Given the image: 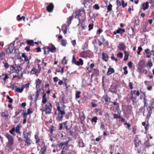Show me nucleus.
I'll return each mask as SVG.
<instances>
[{"label":"nucleus","mask_w":154,"mask_h":154,"mask_svg":"<svg viewBox=\"0 0 154 154\" xmlns=\"http://www.w3.org/2000/svg\"><path fill=\"white\" fill-rule=\"evenodd\" d=\"M65 114L64 108H63L62 107H60L59 105L57 106V110L55 113V114L57 116L56 117L57 120L59 122L62 121L63 115Z\"/></svg>","instance_id":"obj_1"},{"label":"nucleus","mask_w":154,"mask_h":154,"mask_svg":"<svg viewBox=\"0 0 154 154\" xmlns=\"http://www.w3.org/2000/svg\"><path fill=\"white\" fill-rule=\"evenodd\" d=\"M52 108L51 103L50 102H48L46 103L44 109H41L42 112H45L46 114H48L51 113Z\"/></svg>","instance_id":"obj_2"},{"label":"nucleus","mask_w":154,"mask_h":154,"mask_svg":"<svg viewBox=\"0 0 154 154\" xmlns=\"http://www.w3.org/2000/svg\"><path fill=\"white\" fill-rule=\"evenodd\" d=\"M22 69L20 66L16 67L15 69V72L20 76H23V74L22 71Z\"/></svg>","instance_id":"obj_3"},{"label":"nucleus","mask_w":154,"mask_h":154,"mask_svg":"<svg viewBox=\"0 0 154 154\" xmlns=\"http://www.w3.org/2000/svg\"><path fill=\"white\" fill-rule=\"evenodd\" d=\"M149 7V2H146L145 3H143L141 5V8L143 10L145 11Z\"/></svg>","instance_id":"obj_4"},{"label":"nucleus","mask_w":154,"mask_h":154,"mask_svg":"<svg viewBox=\"0 0 154 154\" xmlns=\"http://www.w3.org/2000/svg\"><path fill=\"white\" fill-rule=\"evenodd\" d=\"M47 48L48 49V53L50 51H51V52H53L54 51L56 50V48L55 47L54 45H52L51 46L47 47Z\"/></svg>","instance_id":"obj_5"},{"label":"nucleus","mask_w":154,"mask_h":154,"mask_svg":"<svg viewBox=\"0 0 154 154\" xmlns=\"http://www.w3.org/2000/svg\"><path fill=\"white\" fill-rule=\"evenodd\" d=\"M54 7V5L52 3H51L47 7V10L49 12H51L52 11Z\"/></svg>","instance_id":"obj_6"},{"label":"nucleus","mask_w":154,"mask_h":154,"mask_svg":"<svg viewBox=\"0 0 154 154\" xmlns=\"http://www.w3.org/2000/svg\"><path fill=\"white\" fill-rule=\"evenodd\" d=\"M13 143V140H8V143L6 146L10 148V149L11 150H13V149L11 147Z\"/></svg>","instance_id":"obj_7"},{"label":"nucleus","mask_w":154,"mask_h":154,"mask_svg":"<svg viewBox=\"0 0 154 154\" xmlns=\"http://www.w3.org/2000/svg\"><path fill=\"white\" fill-rule=\"evenodd\" d=\"M11 44L10 45L7 51V52L8 54H11L12 53L14 50V47L13 46H11Z\"/></svg>","instance_id":"obj_8"},{"label":"nucleus","mask_w":154,"mask_h":154,"mask_svg":"<svg viewBox=\"0 0 154 154\" xmlns=\"http://www.w3.org/2000/svg\"><path fill=\"white\" fill-rule=\"evenodd\" d=\"M102 59L106 62H107L108 60V56L106 53H102Z\"/></svg>","instance_id":"obj_9"},{"label":"nucleus","mask_w":154,"mask_h":154,"mask_svg":"<svg viewBox=\"0 0 154 154\" xmlns=\"http://www.w3.org/2000/svg\"><path fill=\"white\" fill-rule=\"evenodd\" d=\"M39 72V70L36 69L35 67H33L31 71V74H35Z\"/></svg>","instance_id":"obj_10"},{"label":"nucleus","mask_w":154,"mask_h":154,"mask_svg":"<svg viewBox=\"0 0 154 154\" xmlns=\"http://www.w3.org/2000/svg\"><path fill=\"white\" fill-rule=\"evenodd\" d=\"M118 48L120 50H124L125 48V46L123 43H120L118 46Z\"/></svg>","instance_id":"obj_11"},{"label":"nucleus","mask_w":154,"mask_h":154,"mask_svg":"<svg viewBox=\"0 0 154 154\" xmlns=\"http://www.w3.org/2000/svg\"><path fill=\"white\" fill-rule=\"evenodd\" d=\"M115 72V71L113 68H109L107 72V74L108 75H109L112 73H114Z\"/></svg>","instance_id":"obj_12"},{"label":"nucleus","mask_w":154,"mask_h":154,"mask_svg":"<svg viewBox=\"0 0 154 154\" xmlns=\"http://www.w3.org/2000/svg\"><path fill=\"white\" fill-rule=\"evenodd\" d=\"M145 51L146 54V57L149 58L150 57L151 55V53L149 51V49H146L145 50Z\"/></svg>","instance_id":"obj_13"},{"label":"nucleus","mask_w":154,"mask_h":154,"mask_svg":"<svg viewBox=\"0 0 154 154\" xmlns=\"http://www.w3.org/2000/svg\"><path fill=\"white\" fill-rule=\"evenodd\" d=\"M83 63V60L81 59L80 58L79 59V61H76L75 63V64L77 66H79L80 65H82Z\"/></svg>","instance_id":"obj_14"},{"label":"nucleus","mask_w":154,"mask_h":154,"mask_svg":"<svg viewBox=\"0 0 154 154\" xmlns=\"http://www.w3.org/2000/svg\"><path fill=\"white\" fill-rule=\"evenodd\" d=\"M41 81L39 79H38L35 81L36 87V88H39L40 85L41 83Z\"/></svg>","instance_id":"obj_15"},{"label":"nucleus","mask_w":154,"mask_h":154,"mask_svg":"<svg viewBox=\"0 0 154 154\" xmlns=\"http://www.w3.org/2000/svg\"><path fill=\"white\" fill-rule=\"evenodd\" d=\"M23 88H22V87L21 88L17 87L15 89V91L18 93H21L23 91Z\"/></svg>","instance_id":"obj_16"},{"label":"nucleus","mask_w":154,"mask_h":154,"mask_svg":"<svg viewBox=\"0 0 154 154\" xmlns=\"http://www.w3.org/2000/svg\"><path fill=\"white\" fill-rule=\"evenodd\" d=\"M125 31V29H121V28H120L119 29H118L117 30L116 32H114V34H116V33H121V32H124Z\"/></svg>","instance_id":"obj_17"},{"label":"nucleus","mask_w":154,"mask_h":154,"mask_svg":"<svg viewBox=\"0 0 154 154\" xmlns=\"http://www.w3.org/2000/svg\"><path fill=\"white\" fill-rule=\"evenodd\" d=\"M5 136L8 139V140H13L12 137L9 133H7L5 135Z\"/></svg>","instance_id":"obj_18"},{"label":"nucleus","mask_w":154,"mask_h":154,"mask_svg":"<svg viewBox=\"0 0 154 154\" xmlns=\"http://www.w3.org/2000/svg\"><path fill=\"white\" fill-rule=\"evenodd\" d=\"M24 138L25 139V142L28 145L30 144V140L28 137V136H25Z\"/></svg>","instance_id":"obj_19"},{"label":"nucleus","mask_w":154,"mask_h":154,"mask_svg":"<svg viewBox=\"0 0 154 154\" xmlns=\"http://www.w3.org/2000/svg\"><path fill=\"white\" fill-rule=\"evenodd\" d=\"M80 56L82 57H85L87 56V52L83 51L81 53Z\"/></svg>","instance_id":"obj_20"},{"label":"nucleus","mask_w":154,"mask_h":154,"mask_svg":"<svg viewBox=\"0 0 154 154\" xmlns=\"http://www.w3.org/2000/svg\"><path fill=\"white\" fill-rule=\"evenodd\" d=\"M66 40L65 39H63L61 41V44L62 46H66Z\"/></svg>","instance_id":"obj_21"},{"label":"nucleus","mask_w":154,"mask_h":154,"mask_svg":"<svg viewBox=\"0 0 154 154\" xmlns=\"http://www.w3.org/2000/svg\"><path fill=\"white\" fill-rule=\"evenodd\" d=\"M46 94H44L42 97V103H45L47 102V99L45 97H46Z\"/></svg>","instance_id":"obj_22"},{"label":"nucleus","mask_w":154,"mask_h":154,"mask_svg":"<svg viewBox=\"0 0 154 154\" xmlns=\"http://www.w3.org/2000/svg\"><path fill=\"white\" fill-rule=\"evenodd\" d=\"M79 145L80 147H83L84 146V144L82 140L79 141Z\"/></svg>","instance_id":"obj_23"},{"label":"nucleus","mask_w":154,"mask_h":154,"mask_svg":"<svg viewBox=\"0 0 154 154\" xmlns=\"http://www.w3.org/2000/svg\"><path fill=\"white\" fill-rule=\"evenodd\" d=\"M104 100L106 102V104H108V103L109 101L110 98L107 96H106L104 97Z\"/></svg>","instance_id":"obj_24"},{"label":"nucleus","mask_w":154,"mask_h":154,"mask_svg":"<svg viewBox=\"0 0 154 154\" xmlns=\"http://www.w3.org/2000/svg\"><path fill=\"white\" fill-rule=\"evenodd\" d=\"M80 92L78 91H77L75 94V97L76 98H79L80 97Z\"/></svg>","instance_id":"obj_25"},{"label":"nucleus","mask_w":154,"mask_h":154,"mask_svg":"<svg viewBox=\"0 0 154 154\" xmlns=\"http://www.w3.org/2000/svg\"><path fill=\"white\" fill-rule=\"evenodd\" d=\"M5 54L4 53H2L0 54V59L3 60L5 58Z\"/></svg>","instance_id":"obj_26"},{"label":"nucleus","mask_w":154,"mask_h":154,"mask_svg":"<svg viewBox=\"0 0 154 154\" xmlns=\"http://www.w3.org/2000/svg\"><path fill=\"white\" fill-rule=\"evenodd\" d=\"M22 56L23 57H24L25 58V60L26 61H28L29 59L26 55H25L24 53H22Z\"/></svg>","instance_id":"obj_27"},{"label":"nucleus","mask_w":154,"mask_h":154,"mask_svg":"<svg viewBox=\"0 0 154 154\" xmlns=\"http://www.w3.org/2000/svg\"><path fill=\"white\" fill-rule=\"evenodd\" d=\"M40 91L38 90H37L36 95L35 96V99L37 100L39 96V93Z\"/></svg>","instance_id":"obj_28"},{"label":"nucleus","mask_w":154,"mask_h":154,"mask_svg":"<svg viewBox=\"0 0 154 154\" xmlns=\"http://www.w3.org/2000/svg\"><path fill=\"white\" fill-rule=\"evenodd\" d=\"M152 66V63L151 61H149L147 64V66L151 68Z\"/></svg>","instance_id":"obj_29"},{"label":"nucleus","mask_w":154,"mask_h":154,"mask_svg":"<svg viewBox=\"0 0 154 154\" xmlns=\"http://www.w3.org/2000/svg\"><path fill=\"white\" fill-rule=\"evenodd\" d=\"M35 138L36 140V143H37L39 142L40 139L38 138V136L37 135H35Z\"/></svg>","instance_id":"obj_30"},{"label":"nucleus","mask_w":154,"mask_h":154,"mask_svg":"<svg viewBox=\"0 0 154 154\" xmlns=\"http://www.w3.org/2000/svg\"><path fill=\"white\" fill-rule=\"evenodd\" d=\"M29 83H28L26 84L25 85H22V88H23V89H24V88H29Z\"/></svg>","instance_id":"obj_31"},{"label":"nucleus","mask_w":154,"mask_h":154,"mask_svg":"<svg viewBox=\"0 0 154 154\" xmlns=\"http://www.w3.org/2000/svg\"><path fill=\"white\" fill-rule=\"evenodd\" d=\"M127 67L126 66L124 67L123 68V69L124 70V74H127L128 73V71L127 70Z\"/></svg>","instance_id":"obj_32"},{"label":"nucleus","mask_w":154,"mask_h":154,"mask_svg":"<svg viewBox=\"0 0 154 154\" xmlns=\"http://www.w3.org/2000/svg\"><path fill=\"white\" fill-rule=\"evenodd\" d=\"M97 117H94L92 119L91 122L96 123L97 122Z\"/></svg>","instance_id":"obj_33"},{"label":"nucleus","mask_w":154,"mask_h":154,"mask_svg":"<svg viewBox=\"0 0 154 154\" xmlns=\"http://www.w3.org/2000/svg\"><path fill=\"white\" fill-rule=\"evenodd\" d=\"M20 127L19 125H17L16 128V131L17 133H19L20 132Z\"/></svg>","instance_id":"obj_34"},{"label":"nucleus","mask_w":154,"mask_h":154,"mask_svg":"<svg viewBox=\"0 0 154 154\" xmlns=\"http://www.w3.org/2000/svg\"><path fill=\"white\" fill-rule=\"evenodd\" d=\"M7 97L8 99L9 100L8 101V102L10 103H12L13 101V100L12 99H11L10 97L8 96H7Z\"/></svg>","instance_id":"obj_35"},{"label":"nucleus","mask_w":154,"mask_h":154,"mask_svg":"<svg viewBox=\"0 0 154 154\" xmlns=\"http://www.w3.org/2000/svg\"><path fill=\"white\" fill-rule=\"evenodd\" d=\"M27 42L29 45H32L33 43V41L32 40H28Z\"/></svg>","instance_id":"obj_36"},{"label":"nucleus","mask_w":154,"mask_h":154,"mask_svg":"<svg viewBox=\"0 0 154 154\" xmlns=\"http://www.w3.org/2000/svg\"><path fill=\"white\" fill-rule=\"evenodd\" d=\"M138 52H137V54L138 55H139L140 54V52L142 50V48L141 47H139L138 48Z\"/></svg>","instance_id":"obj_37"},{"label":"nucleus","mask_w":154,"mask_h":154,"mask_svg":"<svg viewBox=\"0 0 154 154\" xmlns=\"http://www.w3.org/2000/svg\"><path fill=\"white\" fill-rule=\"evenodd\" d=\"M8 115H6L5 112H2L1 114V116L2 117H5L6 118H8Z\"/></svg>","instance_id":"obj_38"},{"label":"nucleus","mask_w":154,"mask_h":154,"mask_svg":"<svg viewBox=\"0 0 154 154\" xmlns=\"http://www.w3.org/2000/svg\"><path fill=\"white\" fill-rule=\"evenodd\" d=\"M123 54L122 53L120 52L117 55L118 57H119L120 58H122L123 57Z\"/></svg>","instance_id":"obj_39"},{"label":"nucleus","mask_w":154,"mask_h":154,"mask_svg":"<svg viewBox=\"0 0 154 154\" xmlns=\"http://www.w3.org/2000/svg\"><path fill=\"white\" fill-rule=\"evenodd\" d=\"M4 76V78H3V80L4 81H5L6 80L8 79V76L7 74L5 75H2V76Z\"/></svg>","instance_id":"obj_40"},{"label":"nucleus","mask_w":154,"mask_h":154,"mask_svg":"<svg viewBox=\"0 0 154 154\" xmlns=\"http://www.w3.org/2000/svg\"><path fill=\"white\" fill-rule=\"evenodd\" d=\"M117 5L118 7L120 6L121 5V3L120 1L117 0L116 1Z\"/></svg>","instance_id":"obj_41"},{"label":"nucleus","mask_w":154,"mask_h":154,"mask_svg":"<svg viewBox=\"0 0 154 154\" xmlns=\"http://www.w3.org/2000/svg\"><path fill=\"white\" fill-rule=\"evenodd\" d=\"M112 5L111 4L109 5L107 7V10L109 11H111L112 10Z\"/></svg>","instance_id":"obj_42"},{"label":"nucleus","mask_w":154,"mask_h":154,"mask_svg":"<svg viewBox=\"0 0 154 154\" xmlns=\"http://www.w3.org/2000/svg\"><path fill=\"white\" fill-rule=\"evenodd\" d=\"M93 24H90L88 25L89 30L90 31L93 28Z\"/></svg>","instance_id":"obj_43"},{"label":"nucleus","mask_w":154,"mask_h":154,"mask_svg":"<svg viewBox=\"0 0 154 154\" xmlns=\"http://www.w3.org/2000/svg\"><path fill=\"white\" fill-rule=\"evenodd\" d=\"M22 19L23 20V21H25V19H26L25 17L24 16H23L21 17L18 18V21H20V20H21Z\"/></svg>","instance_id":"obj_44"},{"label":"nucleus","mask_w":154,"mask_h":154,"mask_svg":"<svg viewBox=\"0 0 154 154\" xmlns=\"http://www.w3.org/2000/svg\"><path fill=\"white\" fill-rule=\"evenodd\" d=\"M62 63H63L66 64L67 63V61L66 59V57H64L63 58L62 60Z\"/></svg>","instance_id":"obj_45"},{"label":"nucleus","mask_w":154,"mask_h":154,"mask_svg":"<svg viewBox=\"0 0 154 154\" xmlns=\"http://www.w3.org/2000/svg\"><path fill=\"white\" fill-rule=\"evenodd\" d=\"M76 61V59L75 56L73 55L72 56V63H74L75 64V62Z\"/></svg>","instance_id":"obj_46"},{"label":"nucleus","mask_w":154,"mask_h":154,"mask_svg":"<svg viewBox=\"0 0 154 154\" xmlns=\"http://www.w3.org/2000/svg\"><path fill=\"white\" fill-rule=\"evenodd\" d=\"M32 109H28L27 113L28 114L32 113Z\"/></svg>","instance_id":"obj_47"},{"label":"nucleus","mask_w":154,"mask_h":154,"mask_svg":"<svg viewBox=\"0 0 154 154\" xmlns=\"http://www.w3.org/2000/svg\"><path fill=\"white\" fill-rule=\"evenodd\" d=\"M15 131V129L14 128H12L11 130L10 131V132L12 134H14V132Z\"/></svg>","instance_id":"obj_48"},{"label":"nucleus","mask_w":154,"mask_h":154,"mask_svg":"<svg viewBox=\"0 0 154 154\" xmlns=\"http://www.w3.org/2000/svg\"><path fill=\"white\" fill-rule=\"evenodd\" d=\"M94 8L96 9H98L99 8V7L97 4H96L94 6Z\"/></svg>","instance_id":"obj_49"},{"label":"nucleus","mask_w":154,"mask_h":154,"mask_svg":"<svg viewBox=\"0 0 154 154\" xmlns=\"http://www.w3.org/2000/svg\"><path fill=\"white\" fill-rule=\"evenodd\" d=\"M54 81L55 82H57L58 80H60V79H59L57 77H54L53 78Z\"/></svg>","instance_id":"obj_50"},{"label":"nucleus","mask_w":154,"mask_h":154,"mask_svg":"<svg viewBox=\"0 0 154 154\" xmlns=\"http://www.w3.org/2000/svg\"><path fill=\"white\" fill-rule=\"evenodd\" d=\"M64 145V142H61L60 143L59 145V146L60 147H62Z\"/></svg>","instance_id":"obj_51"},{"label":"nucleus","mask_w":154,"mask_h":154,"mask_svg":"<svg viewBox=\"0 0 154 154\" xmlns=\"http://www.w3.org/2000/svg\"><path fill=\"white\" fill-rule=\"evenodd\" d=\"M71 43L73 46H74L76 44L75 40H73L71 41Z\"/></svg>","instance_id":"obj_52"},{"label":"nucleus","mask_w":154,"mask_h":154,"mask_svg":"<svg viewBox=\"0 0 154 154\" xmlns=\"http://www.w3.org/2000/svg\"><path fill=\"white\" fill-rule=\"evenodd\" d=\"M4 66L7 69L9 67V65L8 63H5L4 65Z\"/></svg>","instance_id":"obj_53"},{"label":"nucleus","mask_w":154,"mask_h":154,"mask_svg":"<svg viewBox=\"0 0 154 154\" xmlns=\"http://www.w3.org/2000/svg\"><path fill=\"white\" fill-rule=\"evenodd\" d=\"M114 118L115 119H117L118 118H120V117L118 115L116 114H114Z\"/></svg>","instance_id":"obj_54"},{"label":"nucleus","mask_w":154,"mask_h":154,"mask_svg":"<svg viewBox=\"0 0 154 154\" xmlns=\"http://www.w3.org/2000/svg\"><path fill=\"white\" fill-rule=\"evenodd\" d=\"M67 26H66L65 29L64 30H62L63 31L64 34H66L67 32Z\"/></svg>","instance_id":"obj_55"},{"label":"nucleus","mask_w":154,"mask_h":154,"mask_svg":"<svg viewBox=\"0 0 154 154\" xmlns=\"http://www.w3.org/2000/svg\"><path fill=\"white\" fill-rule=\"evenodd\" d=\"M19 120H20V117L17 118V119H16L14 121V123H17L19 121Z\"/></svg>","instance_id":"obj_56"},{"label":"nucleus","mask_w":154,"mask_h":154,"mask_svg":"<svg viewBox=\"0 0 154 154\" xmlns=\"http://www.w3.org/2000/svg\"><path fill=\"white\" fill-rule=\"evenodd\" d=\"M132 65V63L131 61L129 62L128 63V66L130 68H131Z\"/></svg>","instance_id":"obj_57"},{"label":"nucleus","mask_w":154,"mask_h":154,"mask_svg":"<svg viewBox=\"0 0 154 154\" xmlns=\"http://www.w3.org/2000/svg\"><path fill=\"white\" fill-rule=\"evenodd\" d=\"M124 54L125 55V56H126V57H128V56H129L128 53L126 51H125L124 52Z\"/></svg>","instance_id":"obj_58"},{"label":"nucleus","mask_w":154,"mask_h":154,"mask_svg":"<svg viewBox=\"0 0 154 154\" xmlns=\"http://www.w3.org/2000/svg\"><path fill=\"white\" fill-rule=\"evenodd\" d=\"M28 115V114L27 113H24L23 114V117L25 118V119H26V116Z\"/></svg>","instance_id":"obj_59"},{"label":"nucleus","mask_w":154,"mask_h":154,"mask_svg":"<svg viewBox=\"0 0 154 154\" xmlns=\"http://www.w3.org/2000/svg\"><path fill=\"white\" fill-rule=\"evenodd\" d=\"M129 87L131 89H132L133 88L132 84L131 82H129Z\"/></svg>","instance_id":"obj_60"},{"label":"nucleus","mask_w":154,"mask_h":154,"mask_svg":"<svg viewBox=\"0 0 154 154\" xmlns=\"http://www.w3.org/2000/svg\"><path fill=\"white\" fill-rule=\"evenodd\" d=\"M100 128L103 129H104L105 128V127L103 124H101L100 125Z\"/></svg>","instance_id":"obj_61"},{"label":"nucleus","mask_w":154,"mask_h":154,"mask_svg":"<svg viewBox=\"0 0 154 154\" xmlns=\"http://www.w3.org/2000/svg\"><path fill=\"white\" fill-rule=\"evenodd\" d=\"M71 21L70 20H68L67 21V23H68V25H67L68 26H69L70 24L71 23Z\"/></svg>","instance_id":"obj_62"},{"label":"nucleus","mask_w":154,"mask_h":154,"mask_svg":"<svg viewBox=\"0 0 154 154\" xmlns=\"http://www.w3.org/2000/svg\"><path fill=\"white\" fill-rule=\"evenodd\" d=\"M60 81L58 83V84L59 85H61L63 83V82L61 80H59Z\"/></svg>","instance_id":"obj_63"},{"label":"nucleus","mask_w":154,"mask_h":154,"mask_svg":"<svg viewBox=\"0 0 154 154\" xmlns=\"http://www.w3.org/2000/svg\"><path fill=\"white\" fill-rule=\"evenodd\" d=\"M92 106L93 107H95L97 106V104L95 103H91Z\"/></svg>","instance_id":"obj_64"}]
</instances>
